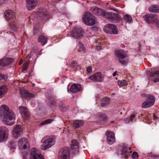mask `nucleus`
Returning a JSON list of instances; mask_svg holds the SVG:
<instances>
[{
  "mask_svg": "<svg viewBox=\"0 0 159 159\" xmlns=\"http://www.w3.org/2000/svg\"><path fill=\"white\" fill-rule=\"evenodd\" d=\"M0 116L3 117L4 120L7 123L8 125H12L14 121L9 122L11 120H14L15 115L11 110H10L8 106L6 105H2L0 107Z\"/></svg>",
  "mask_w": 159,
  "mask_h": 159,
  "instance_id": "obj_1",
  "label": "nucleus"
},
{
  "mask_svg": "<svg viewBox=\"0 0 159 159\" xmlns=\"http://www.w3.org/2000/svg\"><path fill=\"white\" fill-rule=\"evenodd\" d=\"M82 20L85 24L88 26H93L97 22L95 17L89 12L85 13Z\"/></svg>",
  "mask_w": 159,
  "mask_h": 159,
  "instance_id": "obj_2",
  "label": "nucleus"
},
{
  "mask_svg": "<svg viewBox=\"0 0 159 159\" xmlns=\"http://www.w3.org/2000/svg\"><path fill=\"white\" fill-rule=\"evenodd\" d=\"M119 150L120 151V153L121 157L126 159L128 158L132 152L131 148L126 144L120 146Z\"/></svg>",
  "mask_w": 159,
  "mask_h": 159,
  "instance_id": "obj_3",
  "label": "nucleus"
},
{
  "mask_svg": "<svg viewBox=\"0 0 159 159\" xmlns=\"http://www.w3.org/2000/svg\"><path fill=\"white\" fill-rule=\"evenodd\" d=\"M41 142L44 144H42L41 149L43 150L53 146L55 143V141L53 138H51L48 136L43 137L42 139Z\"/></svg>",
  "mask_w": 159,
  "mask_h": 159,
  "instance_id": "obj_4",
  "label": "nucleus"
},
{
  "mask_svg": "<svg viewBox=\"0 0 159 159\" xmlns=\"http://www.w3.org/2000/svg\"><path fill=\"white\" fill-rule=\"evenodd\" d=\"M116 54L119 62L121 64L124 65L128 63V60L126 59L127 54L125 51L121 50H119L116 51Z\"/></svg>",
  "mask_w": 159,
  "mask_h": 159,
  "instance_id": "obj_5",
  "label": "nucleus"
},
{
  "mask_svg": "<svg viewBox=\"0 0 159 159\" xmlns=\"http://www.w3.org/2000/svg\"><path fill=\"white\" fill-rule=\"evenodd\" d=\"M84 33V31L81 28L76 27L70 32V35L74 39H80L83 37Z\"/></svg>",
  "mask_w": 159,
  "mask_h": 159,
  "instance_id": "obj_6",
  "label": "nucleus"
},
{
  "mask_svg": "<svg viewBox=\"0 0 159 159\" xmlns=\"http://www.w3.org/2000/svg\"><path fill=\"white\" fill-rule=\"evenodd\" d=\"M104 18H107L110 21L114 23H117L121 19L120 16L118 14L112 12H106Z\"/></svg>",
  "mask_w": 159,
  "mask_h": 159,
  "instance_id": "obj_7",
  "label": "nucleus"
},
{
  "mask_svg": "<svg viewBox=\"0 0 159 159\" xmlns=\"http://www.w3.org/2000/svg\"><path fill=\"white\" fill-rule=\"evenodd\" d=\"M104 31L107 34H117L118 31L117 27L114 25L112 24L107 25L104 28Z\"/></svg>",
  "mask_w": 159,
  "mask_h": 159,
  "instance_id": "obj_8",
  "label": "nucleus"
},
{
  "mask_svg": "<svg viewBox=\"0 0 159 159\" xmlns=\"http://www.w3.org/2000/svg\"><path fill=\"white\" fill-rule=\"evenodd\" d=\"M18 144L20 150L29 149L30 148L29 142L26 138L20 139L18 141Z\"/></svg>",
  "mask_w": 159,
  "mask_h": 159,
  "instance_id": "obj_9",
  "label": "nucleus"
},
{
  "mask_svg": "<svg viewBox=\"0 0 159 159\" xmlns=\"http://www.w3.org/2000/svg\"><path fill=\"white\" fill-rule=\"evenodd\" d=\"M155 100V97L153 95H148L147 101L144 102L142 104V107L143 108H147L153 105Z\"/></svg>",
  "mask_w": 159,
  "mask_h": 159,
  "instance_id": "obj_10",
  "label": "nucleus"
},
{
  "mask_svg": "<svg viewBox=\"0 0 159 159\" xmlns=\"http://www.w3.org/2000/svg\"><path fill=\"white\" fill-rule=\"evenodd\" d=\"M8 130L4 126L0 128V142L5 141L7 138L8 135Z\"/></svg>",
  "mask_w": 159,
  "mask_h": 159,
  "instance_id": "obj_11",
  "label": "nucleus"
},
{
  "mask_svg": "<svg viewBox=\"0 0 159 159\" xmlns=\"http://www.w3.org/2000/svg\"><path fill=\"white\" fill-rule=\"evenodd\" d=\"M37 14L41 19H48L50 18V15L48 11L45 9H39L37 11Z\"/></svg>",
  "mask_w": 159,
  "mask_h": 159,
  "instance_id": "obj_12",
  "label": "nucleus"
},
{
  "mask_svg": "<svg viewBox=\"0 0 159 159\" xmlns=\"http://www.w3.org/2000/svg\"><path fill=\"white\" fill-rule=\"evenodd\" d=\"M157 16L155 15L149 14L143 16L144 20L148 24H153L156 20Z\"/></svg>",
  "mask_w": 159,
  "mask_h": 159,
  "instance_id": "obj_13",
  "label": "nucleus"
},
{
  "mask_svg": "<svg viewBox=\"0 0 159 159\" xmlns=\"http://www.w3.org/2000/svg\"><path fill=\"white\" fill-rule=\"evenodd\" d=\"M89 79L96 82H101L104 80V77L101 72H98L90 76Z\"/></svg>",
  "mask_w": 159,
  "mask_h": 159,
  "instance_id": "obj_14",
  "label": "nucleus"
},
{
  "mask_svg": "<svg viewBox=\"0 0 159 159\" xmlns=\"http://www.w3.org/2000/svg\"><path fill=\"white\" fill-rule=\"evenodd\" d=\"M105 135L107 137V141L108 143L110 145L113 144L115 140L114 133L108 130L106 132Z\"/></svg>",
  "mask_w": 159,
  "mask_h": 159,
  "instance_id": "obj_15",
  "label": "nucleus"
},
{
  "mask_svg": "<svg viewBox=\"0 0 159 159\" xmlns=\"http://www.w3.org/2000/svg\"><path fill=\"white\" fill-rule=\"evenodd\" d=\"M20 113L25 120H27L30 116V113L27 108L22 106L19 107Z\"/></svg>",
  "mask_w": 159,
  "mask_h": 159,
  "instance_id": "obj_16",
  "label": "nucleus"
},
{
  "mask_svg": "<svg viewBox=\"0 0 159 159\" xmlns=\"http://www.w3.org/2000/svg\"><path fill=\"white\" fill-rule=\"evenodd\" d=\"M90 11L97 16H102L104 18L106 12L97 7H92L90 9Z\"/></svg>",
  "mask_w": 159,
  "mask_h": 159,
  "instance_id": "obj_17",
  "label": "nucleus"
},
{
  "mask_svg": "<svg viewBox=\"0 0 159 159\" xmlns=\"http://www.w3.org/2000/svg\"><path fill=\"white\" fill-rule=\"evenodd\" d=\"M4 14L7 21L11 20V21H14V20H16L14 12L11 10H6Z\"/></svg>",
  "mask_w": 159,
  "mask_h": 159,
  "instance_id": "obj_18",
  "label": "nucleus"
},
{
  "mask_svg": "<svg viewBox=\"0 0 159 159\" xmlns=\"http://www.w3.org/2000/svg\"><path fill=\"white\" fill-rule=\"evenodd\" d=\"M13 61V59L6 57L0 60V69L9 65Z\"/></svg>",
  "mask_w": 159,
  "mask_h": 159,
  "instance_id": "obj_19",
  "label": "nucleus"
},
{
  "mask_svg": "<svg viewBox=\"0 0 159 159\" xmlns=\"http://www.w3.org/2000/svg\"><path fill=\"white\" fill-rule=\"evenodd\" d=\"M12 134L15 137H17L23 133V129L21 125H17L13 129L12 132Z\"/></svg>",
  "mask_w": 159,
  "mask_h": 159,
  "instance_id": "obj_20",
  "label": "nucleus"
},
{
  "mask_svg": "<svg viewBox=\"0 0 159 159\" xmlns=\"http://www.w3.org/2000/svg\"><path fill=\"white\" fill-rule=\"evenodd\" d=\"M37 149L35 148H32L30 155V159H44L43 157L36 153Z\"/></svg>",
  "mask_w": 159,
  "mask_h": 159,
  "instance_id": "obj_21",
  "label": "nucleus"
},
{
  "mask_svg": "<svg viewBox=\"0 0 159 159\" xmlns=\"http://www.w3.org/2000/svg\"><path fill=\"white\" fill-rule=\"evenodd\" d=\"M70 90L72 93H75L82 91L83 88L80 84L74 83L72 85Z\"/></svg>",
  "mask_w": 159,
  "mask_h": 159,
  "instance_id": "obj_22",
  "label": "nucleus"
},
{
  "mask_svg": "<svg viewBox=\"0 0 159 159\" xmlns=\"http://www.w3.org/2000/svg\"><path fill=\"white\" fill-rule=\"evenodd\" d=\"M26 7L29 11H31L36 7L37 2L36 0H26Z\"/></svg>",
  "mask_w": 159,
  "mask_h": 159,
  "instance_id": "obj_23",
  "label": "nucleus"
},
{
  "mask_svg": "<svg viewBox=\"0 0 159 159\" xmlns=\"http://www.w3.org/2000/svg\"><path fill=\"white\" fill-rule=\"evenodd\" d=\"M150 76L152 79V80L155 83L159 81V71L151 72Z\"/></svg>",
  "mask_w": 159,
  "mask_h": 159,
  "instance_id": "obj_24",
  "label": "nucleus"
},
{
  "mask_svg": "<svg viewBox=\"0 0 159 159\" xmlns=\"http://www.w3.org/2000/svg\"><path fill=\"white\" fill-rule=\"evenodd\" d=\"M21 95L22 98L25 99H30L34 97V96L33 93L23 90L21 92Z\"/></svg>",
  "mask_w": 159,
  "mask_h": 159,
  "instance_id": "obj_25",
  "label": "nucleus"
},
{
  "mask_svg": "<svg viewBox=\"0 0 159 159\" xmlns=\"http://www.w3.org/2000/svg\"><path fill=\"white\" fill-rule=\"evenodd\" d=\"M148 10L150 12L159 13V5H152L149 7Z\"/></svg>",
  "mask_w": 159,
  "mask_h": 159,
  "instance_id": "obj_26",
  "label": "nucleus"
},
{
  "mask_svg": "<svg viewBox=\"0 0 159 159\" xmlns=\"http://www.w3.org/2000/svg\"><path fill=\"white\" fill-rule=\"evenodd\" d=\"M47 38L43 35H40L38 39L39 42L42 45H44L47 42Z\"/></svg>",
  "mask_w": 159,
  "mask_h": 159,
  "instance_id": "obj_27",
  "label": "nucleus"
},
{
  "mask_svg": "<svg viewBox=\"0 0 159 159\" xmlns=\"http://www.w3.org/2000/svg\"><path fill=\"white\" fill-rule=\"evenodd\" d=\"M70 66L74 69L80 70L81 69V66L79 65L78 62L75 61H73L70 63Z\"/></svg>",
  "mask_w": 159,
  "mask_h": 159,
  "instance_id": "obj_28",
  "label": "nucleus"
},
{
  "mask_svg": "<svg viewBox=\"0 0 159 159\" xmlns=\"http://www.w3.org/2000/svg\"><path fill=\"white\" fill-rule=\"evenodd\" d=\"M9 29L14 31H16L17 29V26L16 23L15 21V20L11 21L9 23Z\"/></svg>",
  "mask_w": 159,
  "mask_h": 159,
  "instance_id": "obj_29",
  "label": "nucleus"
},
{
  "mask_svg": "<svg viewBox=\"0 0 159 159\" xmlns=\"http://www.w3.org/2000/svg\"><path fill=\"white\" fill-rule=\"evenodd\" d=\"M59 154H70L69 147H65L61 148L59 150Z\"/></svg>",
  "mask_w": 159,
  "mask_h": 159,
  "instance_id": "obj_30",
  "label": "nucleus"
},
{
  "mask_svg": "<svg viewBox=\"0 0 159 159\" xmlns=\"http://www.w3.org/2000/svg\"><path fill=\"white\" fill-rule=\"evenodd\" d=\"M78 46L79 47V51L80 52L85 53L87 52L86 48L80 41H79V42Z\"/></svg>",
  "mask_w": 159,
  "mask_h": 159,
  "instance_id": "obj_31",
  "label": "nucleus"
},
{
  "mask_svg": "<svg viewBox=\"0 0 159 159\" xmlns=\"http://www.w3.org/2000/svg\"><path fill=\"white\" fill-rule=\"evenodd\" d=\"M136 115V113L135 112H134L130 116L128 117L124 120L125 122L126 123H128L129 122H132L134 118Z\"/></svg>",
  "mask_w": 159,
  "mask_h": 159,
  "instance_id": "obj_32",
  "label": "nucleus"
},
{
  "mask_svg": "<svg viewBox=\"0 0 159 159\" xmlns=\"http://www.w3.org/2000/svg\"><path fill=\"white\" fill-rule=\"evenodd\" d=\"M110 99L108 97H106L104 98L101 102V107H104L108 105L110 103Z\"/></svg>",
  "mask_w": 159,
  "mask_h": 159,
  "instance_id": "obj_33",
  "label": "nucleus"
},
{
  "mask_svg": "<svg viewBox=\"0 0 159 159\" xmlns=\"http://www.w3.org/2000/svg\"><path fill=\"white\" fill-rule=\"evenodd\" d=\"M73 124L76 128H78L83 126L84 124V122L82 120H74Z\"/></svg>",
  "mask_w": 159,
  "mask_h": 159,
  "instance_id": "obj_34",
  "label": "nucleus"
},
{
  "mask_svg": "<svg viewBox=\"0 0 159 159\" xmlns=\"http://www.w3.org/2000/svg\"><path fill=\"white\" fill-rule=\"evenodd\" d=\"M72 143L71 149L73 150H75L78 148L79 143L76 139H72L71 141Z\"/></svg>",
  "mask_w": 159,
  "mask_h": 159,
  "instance_id": "obj_35",
  "label": "nucleus"
},
{
  "mask_svg": "<svg viewBox=\"0 0 159 159\" xmlns=\"http://www.w3.org/2000/svg\"><path fill=\"white\" fill-rule=\"evenodd\" d=\"M7 91V87L5 86H2L0 87V98L3 97Z\"/></svg>",
  "mask_w": 159,
  "mask_h": 159,
  "instance_id": "obj_36",
  "label": "nucleus"
},
{
  "mask_svg": "<svg viewBox=\"0 0 159 159\" xmlns=\"http://www.w3.org/2000/svg\"><path fill=\"white\" fill-rule=\"evenodd\" d=\"M123 18L126 22L129 23H131L133 21L132 17L128 14H125Z\"/></svg>",
  "mask_w": 159,
  "mask_h": 159,
  "instance_id": "obj_37",
  "label": "nucleus"
},
{
  "mask_svg": "<svg viewBox=\"0 0 159 159\" xmlns=\"http://www.w3.org/2000/svg\"><path fill=\"white\" fill-rule=\"evenodd\" d=\"M49 105L51 107H55L56 106V103L54 101L53 98H51L48 99V100Z\"/></svg>",
  "mask_w": 159,
  "mask_h": 159,
  "instance_id": "obj_38",
  "label": "nucleus"
},
{
  "mask_svg": "<svg viewBox=\"0 0 159 159\" xmlns=\"http://www.w3.org/2000/svg\"><path fill=\"white\" fill-rule=\"evenodd\" d=\"M58 159H70V154H58Z\"/></svg>",
  "mask_w": 159,
  "mask_h": 159,
  "instance_id": "obj_39",
  "label": "nucleus"
},
{
  "mask_svg": "<svg viewBox=\"0 0 159 159\" xmlns=\"http://www.w3.org/2000/svg\"><path fill=\"white\" fill-rule=\"evenodd\" d=\"M54 121L53 119H49L44 120L41 122L40 124V125H45L49 124L51 123Z\"/></svg>",
  "mask_w": 159,
  "mask_h": 159,
  "instance_id": "obj_40",
  "label": "nucleus"
},
{
  "mask_svg": "<svg viewBox=\"0 0 159 159\" xmlns=\"http://www.w3.org/2000/svg\"><path fill=\"white\" fill-rule=\"evenodd\" d=\"M98 116L99 117L100 120L105 121L107 118V116L105 114L102 113H99L97 114Z\"/></svg>",
  "mask_w": 159,
  "mask_h": 159,
  "instance_id": "obj_41",
  "label": "nucleus"
},
{
  "mask_svg": "<svg viewBox=\"0 0 159 159\" xmlns=\"http://www.w3.org/2000/svg\"><path fill=\"white\" fill-rule=\"evenodd\" d=\"M118 85L122 87L124 85H128L127 81L125 80H118L117 81Z\"/></svg>",
  "mask_w": 159,
  "mask_h": 159,
  "instance_id": "obj_42",
  "label": "nucleus"
},
{
  "mask_svg": "<svg viewBox=\"0 0 159 159\" xmlns=\"http://www.w3.org/2000/svg\"><path fill=\"white\" fill-rule=\"evenodd\" d=\"M131 157L133 159H137L139 157V155L137 152H134L131 155Z\"/></svg>",
  "mask_w": 159,
  "mask_h": 159,
  "instance_id": "obj_43",
  "label": "nucleus"
},
{
  "mask_svg": "<svg viewBox=\"0 0 159 159\" xmlns=\"http://www.w3.org/2000/svg\"><path fill=\"white\" fill-rule=\"evenodd\" d=\"M27 64H26L25 65H24L21 69V71L24 73H25L26 72V70L27 69Z\"/></svg>",
  "mask_w": 159,
  "mask_h": 159,
  "instance_id": "obj_44",
  "label": "nucleus"
},
{
  "mask_svg": "<svg viewBox=\"0 0 159 159\" xmlns=\"http://www.w3.org/2000/svg\"><path fill=\"white\" fill-rule=\"evenodd\" d=\"M39 28H34V29L33 33L34 35H37L39 32Z\"/></svg>",
  "mask_w": 159,
  "mask_h": 159,
  "instance_id": "obj_45",
  "label": "nucleus"
},
{
  "mask_svg": "<svg viewBox=\"0 0 159 159\" xmlns=\"http://www.w3.org/2000/svg\"><path fill=\"white\" fill-rule=\"evenodd\" d=\"M59 108L61 111L63 112L66 111L67 109V108L65 107L64 106H59Z\"/></svg>",
  "mask_w": 159,
  "mask_h": 159,
  "instance_id": "obj_46",
  "label": "nucleus"
},
{
  "mask_svg": "<svg viewBox=\"0 0 159 159\" xmlns=\"http://www.w3.org/2000/svg\"><path fill=\"white\" fill-rule=\"evenodd\" d=\"M86 70L88 74H89L91 73L92 71V68L91 66H89L86 68Z\"/></svg>",
  "mask_w": 159,
  "mask_h": 159,
  "instance_id": "obj_47",
  "label": "nucleus"
},
{
  "mask_svg": "<svg viewBox=\"0 0 159 159\" xmlns=\"http://www.w3.org/2000/svg\"><path fill=\"white\" fill-rule=\"evenodd\" d=\"M96 50L98 51H99L102 49V46H98L96 48Z\"/></svg>",
  "mask_w": 159,
  "mask_h": 159,
  "instance_id": "obj_48",
  "label": "nucleus"
},
{
  "mask_svg": "<svg viewBox=\"0 0 159 159\" xmlns=\"http://www.w3.org/2000/svg\"><path fill=\"white\" fill-rule=\"evenodd\" d=\"M156 23V25L157 27L159 28V20H158L157 19H156V21L155 22Z\"/></svg>",
  "mask_w": 159,
  "mask_h": 159,
  "instance_id": "obj_49",
  "label": "nucleus"
},
{
  "mask_svg": "<svg viewBox=\"0 0 159 159\" xmlns=\"http://www.w3.org/2000/svg\"><path fill=\"white\" fill-rule=\"evenodd\" d=\"M14 143L13 142H10L8 143V145L11 148L12 147V145Z\"/></svg>",
  "mask_w": 159,
  "mask_h": 159,
  "instance_id": "obj_50",
  "label": "nucleus"
},
{
  "mask_svg": "<svg viewBox=\"0 0 159 159\" xmlns=\"http://www.w3.org/2000/svg\"><path fill=\"white\" fill-rule=\"evenodd\" d=\"M141 96L142 97L144 98L147 96V95L146 93H142L141 95Z\"/></svg>",
  "mask_w": 159,
  "mask_h": 159,
  "instance_id": "obj_51",
  "label": "nucleus"
},
{
  "mask_svg": "<svg viewBox=\"0 0 159 159\" xmlns=\"http://www.w3.org/2000/svg\"><path fill=\"white\" fill-rule=\"evenodd\" d=\"M153 119H154V120H156L157 119V116H156L154 114H153Z\"/></svg>",
  "mask_w": 159,
  "mask_h": 159,
  "instance_id": "obj_52",
  "label": "nucleus"
},
{
  "mask_svg": "<svg viewBox=\"0 0 159 159\" xmlns=\"http://www.w3.org/2000/svg\"><path fill=\"white\" fill-rule=\"evenodd\" d=\"M117 73V71H115L113 74L112 75L113 76L115 77L116 75V73Z\"/></svg>",
  "mask_w": 159,
  "mask_h": 159,
  "instance_id": "obj_53",
  "label": "nucleus"
},
{
  "mask_svg": "<svg viewBox=\"0 0 159 159\" xmlns=\"http://www.w3.org/2000/svg\"><path fill=\"white\" fill-rule=\"evenodd\" d=\"M3 78V76L2 74H0V80Z\"/></svg>",
  "mask_w": 159,
  "mask_h": 159,
  "instance_id": "obj_54",
  "label": "nucleus"
},
{
  "mask_svg": "<svg viewBox=\"0 0 159 159\" xmlns=\"http://www.w3.org/2000/svg\"><path fill=\"white\" fill-rule=\"evenodd\" d=\"M4 0H0V3H4Z\"/></svg>",
  "mask_w": 159,
  "mask_h": 159,
  "instance_id": "obj_55",
  "label": "nucleus"
},
{
  "mask_svg": "<svg viewBox=\"0 0 159 159\" xmlns=\"http://www.w3.org/2000/svg\"><path fill=\"white\" fill-rule=\"evenodd\" d=\"M22 159H27V158L25 156H23Z\"/></svg>",
  "mask_w": 159,
  "mask_h": 159,
  "instance_id": "obj_56",
  "label": "nucleus"
},
{
  "mask_svg": "<svg viewBox=\"0 0 159 159\" xmlns=\"http://www.w3.org/2000/svg\"><path fill=\"white\" fill-rule=\"evenodd\" d=\"M61 0H57L55 2H60L61 1Z\"/></svg>",
  "mask_w": 159,
  "mask_h": 159,
  "instance_id": "obj_57",
  "label": "nucleus"
},
{
  "mask_svg": "<svg viewBox=\"0 0 159 159\" xmlns=\"http://www.w3.org/2000/svg\"><path fill=\"white\" fill-rule=\"evenodd\" d=\"M22 64V63H19V65H20V64Z\"/></svg>",
  "mask_w": 159,
  "mask_h": 159,
  "instance_id": "obj_58",
  "label": "nucleus"
},
{
  "mask_svg": "<svg viewBox=\"0 0 159 159\" xmlns=\"http://www.w3.org/2000/svg\"><path fill=\"white\" fill-rule=\"evenodd\" d=\"M111 123H113V122H113V121H111Z\"/></svg>",
  "mask_w": 159,
  "mask_h": 159,
  "instance_id": "obj_59",
  "label": "nucleus"
}]
</instances>
